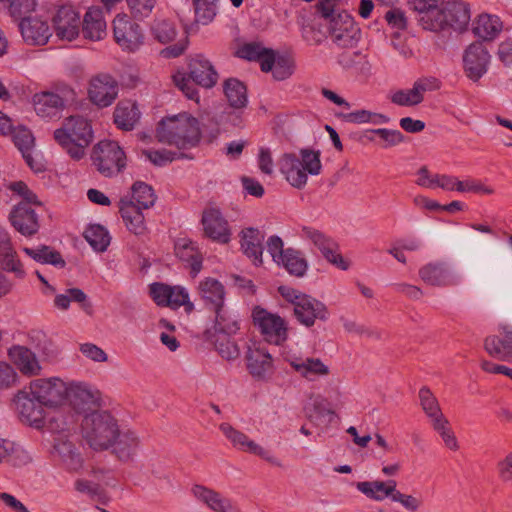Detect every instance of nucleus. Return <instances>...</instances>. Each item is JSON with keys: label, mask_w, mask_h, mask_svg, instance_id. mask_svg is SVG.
<instances>
[{"label": "nucleus", "mask_w": 512, "mask_h": 512, "mask_svg": "<svg viewBox=\"0 0 512 512\" xmlns=\"http://www.w3.org/2000/svg\"><path fill=\"white\" fill-rule=\"evenodd\" d=\"M279 167L287 182L297 189H302L308 180V174L319 175L322 164L320 151L304 148L299 152L285 153L279 159Z\"/></svg>", "instance_id": "5"}, {"label": "nucleus", "mask_w": 512, "mask_h": 512, "mask_svg": "<svg viewBox=\"0 0 512 512\" xmlns=\"http://www.w3.org/2000/svg\"><path fill=\"white\" fill-rule=\"evenodd\" d=\"M26 387L45 407L57 408L67 403L68 383L59 377L37 378Z\"/></svg>", "instance_id": "8"}, {"label": "nucleus", "mask_w": 512, "mask_h": 512, "mask_svg": "<svg viewBox=\"0 0 512 512\" xmlns=\"http://www.w3.org/2000/svg\"><path fill=\"white\" fill-rule=\"evenodd\" d=\"M188 70V76L184 72H176L172 76L173 83L188 99L199 102V92L195 84L212 88L218 81V73L212 63L200 54L190 59Z\"/></svg>", "instance_id": "3"}, {"label": "nucleus", "mask_w": 512, "mask_h": 512, "mask_svg": "<svg viewBox=\"0 0 512 512\" xmlns=\"http://www.w3.org/2000/svg\"><path fill=\"white\" fill-rule=\"evenodd\" d=\"M175 254L183 262L189 264L192 277H196L202 269V255L196 244L189 239H178L175 243Z\"/></svg>", "instance_id": "37"}, {"label": "nucleus", "mask_w": 512, "mask_h": 512, "mask_svg": "<svg viewBox=\"0 0 512 512\" xmlns=\"http://www.w3.org/2000/svg\"><path fill=\"white\" fill-rule=\"evenodd\" d=\"M443 11L447 22L443 25V30L448 27L460 30L464 28L470 20L469 6L460 0H450L445 2L443 5Z\"/></svg>", "instance_id": "35"}, {"label": "nucleus", "mask_w": 512, "mask_h": 512, "mask_svg": "<svg viewBox=\"0 0 512 512\" xmlns=\"http://www.w3.org/2000/svg\"><path fill=\"white\" fill-rule=\"evenodd\" d=\"M13 141L22 155L27 152H33L35 143L30 130L26 128L17 130L13 135Z\"/></svg>", "instance_id": "62"}, {"label": "nucleus", "mask_w": 512, "mask_h": 512, "mask_svg": "<svg viewBox=\"0 0 512 512\" xmlns=\"http://www.w3.org/2000/svg\"><path fill=\"white\" fill-rule=\"evenodd\" d=\"M419 399L424 413L430 420L443 415L437 398L428 387L424 386L419 390Z\"/></svg>", "instance_id": "56"}, {"label": "nucleus", "mask_w": 512, "mask_h": 512, "mask_svg": "<svg viewBox=\"0 0 512 512\" xmlns=\"http://www.w3.org/2000/svg\"><path fill=\"white\" fill-rule=\"evenodd\" d=\"M472 30L482 40H493L502 30V22L497 16L481 14L474 21Z\"/></svg>", "instance_id": "42"}, {"label": "nucleus", "mask_w": 512, "mask_h": 512, "mask_svg": "<svg viewBox=\"0 0 512 512\" xmlns=\"http://www.w3.org/2000/svg\"><path fill=\"white\" fill-rule=\"evenodd\" d=\"M200 137L199 121L187 113L162 119L156 129V138L159 142L180 149L197 145Z\"/></svg>", "instance_id": "2"}, {"label": "nucleus", "mask_w": 512, "mask_h": 512, "mask_svg": "<svg viewBox=\"0 0 512 512\" xmlns=\"http://www.w3.org/2000/svg\"><path fill=\"white\" fill-rule=\"evenodd\" d=\"M290 365L297 373L310 381L329 374L328 366L318 358H296L290 361Z\"/></svg>", "instance_id": "41"}, {"label": "nucleus", "mask_w": 512, "mask_h": 512, "mask_svg": "<svg viewBox=\"0 0 512 512\" xmlns=\"http://www.w3.org/2000/svg\"><path fill=\"white\" fill-rule=\"evenodd\" d=\"M195 20L197 23L207 25L213 21L217 14V0H193Z\"/></svg>", "instance_id": "53"}, {"label": "nucleus", "mask_w": 512, "mask_h": 512, "mask_svg": "<svg viewBox=\"0 0 512 512\" xmlns=\"http://www.w3.org/2000/svg\"><path fill=\"white\" fill-rule=\"evenodd\" d=\"M238 54L249 61H258L263 72H270L273 62V50L263 47L260 43L252 42L243 45Z\"/></svg>", "instance_id": "40"}, {"label": "nucleus", "mask_w": 512, "mask_h": 512, "mask_svg": "<svg viewBox=\"0 0 512 512\" xmlns=\"http://www.w3.org/2000/svg\"><path fill=\"white\" fill-rule=\"evenodd\" d=\"M149 292L152 299L159 306H168L171 300L172 286L164 283H152L149 286Z\"/></svg>", "instance_id": "61"}, {"label": "nucleus", "mask_w": 512, "mask_h": 512, "mask_svg": "<svg viewBox=\"0 0 512 512\" xmlns=\"http://www.w3.org/2000/svg\"><path fill=\"white\" fill-rule=\"evenodd\" d=\"M499 330L503 337L487 336L484 340V349L491 357L510 362L512 361V327L501 325Z\"/></svg>", "instance_id": "24"}, {"label": "nucleus", "mask_w": 512, "mask_h": 512, "mask_svg": "<svg viewBox=\"0 0 512 512\" xmlns=\"http://www.w3.org/2000/svg\"><path fill=\"white\" fill-rule=\"evenodd\" d=\"M419 277L431 286H448L452 284L449 267L445 262H430L419 269Z\"/></svg>", "instance_id": "36"}, {"label": "nucleus", "mask_w": 512, "mask_h": 512, "mask_svg": "<svg viewBox=\"0 0 512 512\" xmlns=\"http://www.w3.org/2000/svg\"><path fill=\"white\" fill-rule=\"evenodd\" d=\"M300 237L313 244L332 265L341 270H347L349 268V263L338 252V244L322 231L303 226L301 228Z\"/></svg>", "instance_id": "12"}, {"label": "nucleus", "mask_w": 512, "mask_h": 512, "mask_svg": "<svg viewBox=\"0 0 512 512\" xmlns=\"http://www.w3.org/2000/svg\"><path fill=\"white\" fill-rule=\"evenodd\" d=\"M118 90V83L111 75L98 74L89 82L88 97L93 104L108 107L117 98Z\"/></svg>", "instance_id": "16"}, {"label": "nucleus", "mask_w": 512, "mask_h": 512, "mask_svg": "<svg viewBox=\"0 0 512 512\" xmlns=\"http://www.w3.org/2000/svg\"><path fill=\"white\" fill-rule=\"evenodd\" d=\"M141 440L136 431L128 427H119L109 450L115 458L122 463L134 461Z\"/></svg>", "instance_id": "15"}, {"label": "nucleus", "mask_w": 512, "mask_h": 512, "mask_svg": "<svg viewBox=\"0 0 512 512\" xmlns=\"http://www.w3.org/2000/svg\"><path fill=\"white\" fill-rule=\"evenodd\" d=\"M91 159L97 171L105 177L117 175L126 167L125 152L112 140L97 143L93 147Z\"/></svg>", "instance_id": "7"}, {"label": "nucleus", "mask_w": 512, "mask_h": 512, "mask_svg": "<svg viewBox=\"0 0 512 512\" xmlns=\"http://www.w3.org/2000/svg\"><path fill=\"white\" fill-rule=\"evenodd\" d=\"M393 502L399 503L408 512H418L424 504L422 497L404 494L398 489L393 497Z\"/></svg>", "instance_id": "60"}, {"label": "nucleus", "mask_w": 512, "mask_h": 512, "mask_svg": "<svg viewBox=\"0 0 512 512\" xmlns=\"http://www.w3.org/2000/svg\"><path fill=\"white\" fill-rule=\"evenodd\" d=\"M113 33L116 43L124 50L134 52L144 43V34L139 24L131 21L127 15H117L113 21Z\"/></svg>", "instance_id": "13"}, {"label": "nucleus", "mask_w": 512, "mask_h": 512, "mask_svg": "<svg viewBox=\"0 0 512 512\" xmlns=\"http://www.w3.org/2000/svg\"><path fill=\"white\" fill-rule=\"evenodd\" d=\"M32 103L36 114L48 119L58 117L65 108L60 98L51 91H42L34 94Z\"/></svg>", "instance_id": "32"}, {"label": "nucleus", "mask_w": 512, "mask_h": 512, "mask_svg": "<svg viewBox=\"0 0 512 512\" xmlns=\"http://www.w3.org/2000/svg\"><path fill=\"white\" fill-rule=\"evenodd\" d=\"M294 315L301 324L311 327L317 319L326 321L329 317V312L324 303L306 295L300 302H297L296 308H294Z\"/></svg>", "instance_id": "23"}, {"label": "nucleus", "mask_w": 512, "mask_h": 512, "mask_svg": "<svg viewBox=\"0 0 512 512\" xmlns=\"http://www.w3.org/2000/svg\"><path fill=\"white\" fill-rule=\"evenodd\" d=\"M134 201L136 207L149 209L156 201L153 188L145 182L136 181L131 187V196L127 197Z\"/></svg>", "instance_id": "49"}, {"label": "nucleus", "mask_w": 512, "mask_h": 512, "mask_svg": "<svg viewBox=\"0 0 512 512\" xmlns=\"http://www.w3.org/2000/svg\"><path fill=\"white\" fill-rule=\"evenodd\" d=\"M120 213L129 231L135 235L144 234L146 225L142 208L136 207L134 201L123 197L120 200Z\"/></svg>", "instance_id": "34"}, {"label": "nucleus", "mask_w": 512, "mask_h": 512, "mask_svg": "<svg viewBox=\"0 0 512 512\" xmlns=\"http://www.w3.org/2000/svg\"><path fill=\"white\" fill-rule=\"evenodd\" d=\"M280 264L289 272V274L296 277H302L305 275L308 269V262L303 257L299 250L293 248H287L283 259L280 260Z\"/></svg>", "instance_id": "47"}, {"label": "nucleus", "mask_w": 512, "mask_h": 512, "mask_svg": "<svg viewBox=\"0 0 512 512\" xmlns=\"http://www.w3.org/2000/svg\"><path fill=\"white\" fill-rule=\"evenodd\" d=\"M114 123L118 128L132 130L139 119V111L134 103L119 102L114 110Z\"/></svg>", "instance_id": "43"}, {"label": "nucleus", "mask_w": 512, "mask_h": 512, "mask_svg": "<svg viewBox=\"0 0 512 512\" xmlns=\"http://www.w3.org/2000/svg\"><path fill=\"white\" fill-rule=\"evenodd\" d=\"M82 32L85 38L101 40L106 35V21L99 8L89 9L83 19Z\"/></svg>", "instance_id": "39"}, {"label": "nucleus", "mask_w": 512, "mask_h": 512, "mask_svg": "<svg viewBox=\"0 0 512 512\" xmlns=\"http://www.w3.org/2000/svg\"><path fill=\"white\" fill-rule=\"evenodd\" d=\"M439 88V81L434 77L420 78L414 82L411 89H401L395 91L390 100L399 106H415L420 104L424 99L427 91H433Z\"/></svg>", "instance_id": "18"}, {"label": "nucleus", "mask_w": 512, "mask_h": 512, "mask_svg": "<svg viewBox=\"0 0 512 512\" xmlns=\"http://www.w3.org/2000/svg\"><path fill=\"white\" fill-rule=\"evenodd\" d=\"M204 234L209 239L221 244L230 241L231 230L228 221L221 211L215 207H208L203 211L201 219Z\"/></svg>", "instance_id": "19"}, {"label": "nucleus", "mask_w": 512, "mask_h": 512, "mask_svg": "<svg viewBox=\"0 0 512 512\" xmlns=\"http://www.w3.org/2000/svg\"><path fill=\"white\" fill-rule=\"evenodd\" d=\"M264 234L256 228H246L241 232V249L255 265L262 264Z\"/></svg>", "instance_id": "33"}, {"label": "nucleus", "mask_w": 512, "mask_h": 512, "mask_svg": "<svg viewBox=\"0 0 512 512\" xmlns=\"http://www.w3.org/2000/svg\"><path fill=\"white\" fill-rule=\"evenodd\" d=\"M220 430L226 436V438L231 441L235 448L257 455L274 466L282 467L281 461L275 457L270 450L265 449L253 440H250L247 435L234 429L230 424L222 423L220 425Z\"/></svg>", "instance_id": "14"}, {"label": "nucleus", "mask_w": 512, "mask_h": 512, "mask_svg": "<svg viewBox=\"0 0 512 512\" xmlns=\"http://www.w3.org/2000/svg\"><path fill=\"white\" fill-rule=\"evenodd\" d=\"M356 488L367 498L381 502L386 498H389L393 502V497L397 490V482L395 480H374V481H363L357 482Z\"/></svg>", "instance_id": "29"}, {"label": "nucleus", "mask_w": 512, "mask_h": 512, "mask_svg": "<svg viewBox=\"0 0 512 512\" xmlns=\"http://www.w3.org/2000/svg\"><path fill=\"white\" fill-rule=\"evenodd\" d=\"M463 63L467 77L476 82L487 72L490 54L481 42H474L465 50Z\"/></svg>", "instance_id": "17"}, {"label": "nucleus", "mask_w": 512, "mask_h": 512, "mask_svg": "<svg viewBox=\"0 0 512 512\" xmlns=\"http://www.w3.org/2000/svg\"><path fill=\"white\" fill-rule=\"evenodd\" d=\"M192 493L197 500L205 504L213 512H242L228 498L205 486L195 485L192 488Z\"/></svg>", "instance_id": "28"}, {"label": "nucleus", "mask_w": 512, "mask_h": 512, "mask_svg": "<svg viewBox=\"0 0 512 512\" xmlns=\"http://www.w3.org/2000/svg\"><path fill=\"white\" fill-rule=\"evenodd\" d=\"M9 219L12 226L24 236H32L39 229L38 215L27 203L15 206Z\"/></svg>", "instance_id": "25"}, {"label": "nucleus", "mask_w": 512, "mask_h": 512, "mask_svg": "<svg viewBox=\"0 0 512 512\" xmlns=\"http://www.w3.org/2000/svg\"><path fill=\"white\" fill-rule=\"evenodd\" d=\"M118 420L108 411H93L84 416L81 434L84 442L95 451L109 450L118 428Z\"/></svg>", "instance_id": "6"}, {"label": "nucleus", "mask_w": 512, "mask_h": 512, "mask_svg": "<svg viewBox=\"0 0 512 512\" xmlns=\"http://www.w3.org/2000/svg\"><path fill=\"white\" fill-rule=\"evenodd\" d=\"M224 94L233 108H243L247 104V89L245 85L235 78L227 79L224 82Z\"/></svg>", "instance_id": "45"}, {"label": "nucleus", "mask_w": 512, "mask_h": 512, "mask_svg": "<svg viewBox=\"0 0 512 512\" xmlns=\"http://www.w3.org/2000/svg\"><path fill=\"white\" fill-rule=\"evenodd\" d=\"M333 414V411L327 407L326 400L322 398H317L313 402V407L308 417L311 422L320 426L326 425L329 422H331Z\"/></svg>", "instance_id": "57"}, {"label": "nucleus", "mask_w": 512, "mask_h": 512, "mask_svg": "<svg viewBox=\"0 0 512 512\" xmlns=\"http://www.w3.org/2000/svg\"><path fill=\"white\" fill-rule=\"evenodd\" d=\"M444 0H409V7L417 13V21L424 29L432 32L443 31L446 24Z\"/></svg>", "instance_id": "10"}, {"label": "nucleus", "mask_w": 512, "mask_h": 512, "mask_svg": "<svg viewBox=\"0 0 512 512\" xmlns=\"http://www.w3.org/2000/svg\"><path fill=\"white\" fill-rule=\"evenodd\" d=\"M143 153L148 160L157 166H164L168 163H171L177 155V153L167 149L145 150Z\"/></svg>", "instance_id": "64"}, {"label": "nucleus", "mask_w": 512, "mask_h": 512, "mask_svg": "<svg viewBox=\"0 0 512 512\" xmlns=\"http://www.w3.org/2000/svg\"><path fill=\"white\" fill-rule=\"evenodd\" d=\"M254 325L258 327L264 340L280 345L287 339V324L283 318L265 309L256 307L252 313Z\"/></svg>", "instance_id": "11"}, {"label": "nucleus", "mask_w": 512, "mask_h": 512, "mask_svg": "<svg viewBox=\"0 0 512 512\" xmlns=\"http://www.w3.org/2000/svg\"><path fill=\"white\" fill-rule=\"evenodd\" d=\"M215 347L220 356L228 361L235 360L240 356L238 345L227 337L218 338Z\"/></svg>", "instance_id": "59"}, {"label": "nucleus", "mask_w": 512, "mask_h": 512, "mask_svg": "<svg viewBox=\"0 0 512 512\" xmlns=\"http://www.w3.org/2000/svg\"><path fill=\"white\" fill-rule=\"evenodd\" d=\"M340 0H319L317 12L328 21L331 41L339 48H355L361 38V30L352 16L339 7Z\"/></svg>", "instance_id": "1"}, {"label": "nucleus", "mask_w": 512, "mask_h": 512, "mask_svg": "<svg viewBox=\"0 0 512 512\" xmlns=\"http://www.w3.org/2000/svg\"><path fill=\"white\" fill-rule=\"evenodd\" d=\"M84 238L98 252L106 251L111 240L107 229L99 224L88 226L84 232Z\"/></svg>", "instance_id": "50"}, {"label": "nucleus", "mask_w": 512, "mask_h": 512, "mask_svg": "<svg viewBox=\"0 0 512 512\" xmlns=\"http://www.w3.org/2000/svg\"><path fill=\"white\" fill-rule=\"evenodd\" d=\"M23 251L29 257L42 264H51L59 268H63L66 265L61 254L46 245H42L36 249L25 247Z\"/></svg>", "instance_id": "48"}, {"label": "nucleus", "mask_w": 512, "mask_h": 512, "mask_svg": "<svg viewBox=\"0 0 512 512\" xmlns=\"http://www.w3.org/2000/svg\"><path fill=\"white\" fill-rule=\"evenodd\" d=\"M245 358L247 370L254 379L265 381L273 374V358L265 348L249 347Z\"/></svg>", "instance_id": "21"}, {"label": "nucleus", "mask_w": 512, "mask_h": 512, "mask_svg": "<svg viewBox=\"0 0 512 512\" xmlns=\"http://www.w3.org/2000/svg\"><path fill=\"white\" fill-rule=\"evenodd\" d=\"M19 29L29 45H45L52 36L48 23L39 18L24 17L19 23Z\"/></svg>", "instance_id": "26"}, {"label": "nucleus", "mask_w": 512, "mask_h": 512, "mask_svg": "<svg viewBox=\"0 0 512 512\" xmlns=\"http://www.w3.org/2000/svg\"><path fill=\"white\" fill-rule=\"evenodd\" d=\"M12 403L18 419L23 424L35 429L45 426V406L29 393L26 386L14 395Z\"/></svg>", "instance_id": "9"}, {"label": "nucleus", "mask_w": 512, "mask_h": 512, "mask_svg": "<svg viewBox=\"0 0 512 512\" xmlns=\"http://www.w3.org/2000/svg\"><path fill=\"white\" fill-rule=\"evenodd\" d=\"M54 449L67 470L77 472L82 468L83 459L80 453L76 451L73 443L69 441H59L55 444Z\"/></svg>", "instance_id": "44"}, {"label": "nucleus", "mask_w": 512, "mask_h": 512, "mask_svg": "<svg viewBox=\"0 0 512 512\" xmlns=\"http://www.w3.org/2000/svg\"><path fill=\"white\" fill-rule=\"evenodd\" d=\"M344 121L349 123H373L385 124L389 121V117L380 113L370 112L368 110H357L350 113L341 114Z\"/></svg>", "instance_id": "55"}, {"label": "nucleus", "mask_w": 512, "mask_h": 512, "mask_svg": "<svg viewBox=\"0 0 512 512\" xmlns=\"http://www.w3.org/2000/svg\"><path fill=\"white\" fill-rule=\"evenodd\" d=\"M28 451L15 442L0 438V464L8 463L13 466H23L31 462Z\"/></svg>", "instance_id": "38"}, {"label": "nucleus", "mask_w": 512, "mask_h": 512, "mask_svg": "<svg viewBox=\"0 0 512 512\" xmlns=\"http://www.w3.org/2000/svg\"><path fill=\"white\" fill-rule=\"evenodd\" d=\"M8 355L11 361L25 376L38 375L41 366L34 352L25 346H13L9 349Z\"/></svg>", "instance_id": "30"}, {"label": "nucleus", "mask_w": 512, "mask_h": 512, "mask_svg": "<svg viewBox=\"0 0 512 512\" xmlns=\"http://www.w3.org/2000/svg\"><path fill=\"white\" fill-rule=\"evenodd\" d=\"M131 15L138 20L148 17L155 7L156 0H127Z\"/></svg>", "instance_id": "58"}, {"label": "nucleus", "mask_w": 512, "mask_h": 512, "mask_svg": "<svg viewBox=\"0 0 512 512\" xmlns=\"http://www.w3.org/2000/svg\"><path fill=\"white\" fill-rule=\"evenodd\" d=\"M295 68L294 60L288 55H277L273 51V62L271 64V70L273 77L276 80H285L289 78Z\"/></svg>", "instance_id": "52"}, {"label": "nucleus", "mask_w": 512, "mask_h": 512, "mask_svg": "<svg viewBox=\"0 0 512 512\" xmlns=\"http://www.w3.org/2000/svg\"><path fill=\"white\" fill-rule=\"evenodd\" d=\"M54 139L72 159L80 160L93 140L91 124L83 116H70L54 131Z\"/></svg>", "instance_id": "4"}, {"label": "nucleus", "mask_w": 512, "mask_h": 512, "mask_svg": "<svg viewBox=\"0 0 512 512\" xmlns=\"http://www.w3.org/2000/svg\"><path fill=\"white\" fill-rule=\"evenodd\" d=\"M199 295L207 309L213 310L225 302V287L215 278L207 277L199 282Z\"/></svg>", "instance_id": "31"}, {"label": "nucleus", "mask_w": 512, "mask_h": 512, "mask_svg": "<svg viewBox=\"0 0 512 512\" xmlns=\"http://www.w3.org/2000/svg\"><path fill=\"white\" fill-rule=\"evenodd\" d=\"M52 21L55 34L60 40L72 41L79 35L81 19L73 7H60Z\"/></svg>", "instance_id": "20"}, {"label": "nucleus", "mask_w": 512, "mask_h": 512, "mask_svg": "<svg viewBox=\"0 0 512 512\" xmlns=\"http://www.w3.org/2000/svg\"><path fill=\"white\" fill-rule=\"evenodd\" d=\"M212 311L215 313V330L217 332L231 335L239 330L237 318L224 303Z\"/></svg>", "instance_id": "46"}, {"label": "nucleus", "mask_w": 512, "mask_h": 512, "mask_svg": "<svg viewBox=\"0 0 512 512\" xmlns=\"http://www.w3.org/2000/svg\"><path fill=\"white\" fill-rule=\"evenodd\" d=\"M67 402L76 409H86L99 406L101 394L84 383H68Z\"/></svg>", "instance_id": "27"}, {"label": "nucleus", "mask_w": 512, "mask_h": 512, "mask_svg": "<svg viewBox=\"0 0 512 512\" xmlns=\"http://www.w3.org/2000/svg\"><path fill=\"white\" fill-rule=\"evenodd\" d=\"M0 267L2 270L12 272L19 279L25 277L23 265L18 258L12 237L7 228L0 225Z\"/></svg>", "instance_id": "22"}, {"label": "nucleus", "mask_w": 512, "mask_h": 512, "mask_svg": "<svg viewBox=\"0 0 512 512\" xmlns=\"http://www.w3.org/2000/svg\"><path fill=\"white\" fill-rule=\"evenodd\" d=\"M181 306H184L188 311L193 309V303L189 301L187 290L181 286H172L171 300L169 301L168 307L175 309Z\"/></svg>", "instance_id": "63"}, {"label": "nucleus", "mask_w": 512, "mask_h": 512, "mask_svg": "<svg viewBox=\"0 0 512 512\" xmlns=\"http://www.w3.org/2000/svg\"><path fill=\"white\" fill-rule=\"evenodd\" d=\"M151 33L158 42L166 44L176 38L177 30L173 22L166 19H156L151 26Z\"/></svg>", "instance_id": "54"}, {"label": "nucleus", "mask_w": 512, "mask_h": 512, "mask_svg": "<svg viewBox=\"0 0 512 512\" xmlns=\"http://www.w3.org/2000/svg\"><path fill=\"white\" fill-rule=\"evenodd\" d=\"M430 421L433 429L441 436L445 446L452 451L458 450L459 445L457 438L444 414Z\"/></svg>", "instance_id": "51"}]
</instances>
